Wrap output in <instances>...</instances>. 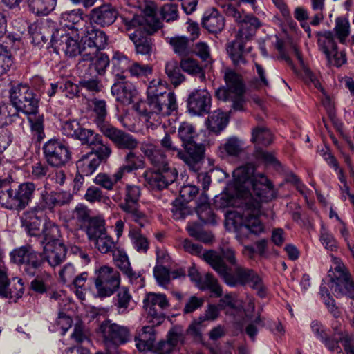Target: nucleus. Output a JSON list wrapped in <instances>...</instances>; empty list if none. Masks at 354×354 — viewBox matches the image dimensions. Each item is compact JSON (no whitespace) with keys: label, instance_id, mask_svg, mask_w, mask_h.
Wrapping results in <instances>:
<instances>
[{"label":"nucleus","instance_id":"nucleus-1","mask_svg":"<svg viewBox=\"0 0 354 354\" xmlns=\"http://www.w3.org/2000/svg\"><path fill=\"white\" fill-rule=\"evenodd\" d=\"M204 260L218 274L230 287L249 285L260 297L266 295V288L261 277L252 269L238 264L235 251L231 248H223L220 254L209 250L203 254Z\"/></svg>","mask_w":354,"mask_h":354},{"label":"nucleus","instance_id":"nucleus-2","mask_svg":"<svg viewBox=\"0 0 354 354\" xmlns=\"http://www.w3.org/2000/svg\"><path fill=\"white\" fill-rule=\"evenodd\" d=\"M253 196L245 198L239 210L236 212L235 223L238 225V232L243 235L259 234L263 232L264 227L259 216L261 214V202L269 201L276 197V192L271 182L261 173L257 174L252 183Z\"/></svg>","mask_w":354,"mask_h":354},{"label":"nucleus","instance_id":"nucleus-3","mask_svg":"<svg viewBox=\"0 0 354 354\" xmlns=\"http://www.w3.org/2000/svg\"><path fill=\"white\" fill-rule=\"evenodd\" d=\"M66 256V248L63 243L44 246L41 252L36 251L30 244L17 248L10 253L12 263L19 266L24 274L30 277L37 275L47 261L51 267L62 263Z\"/></svg>","mask_w":354,"mask_h":354},{"label":"nucleus","instance_id":"nucleus-4","mask_svg":"<svg viewBox=\"0 0 354 354\" xmlns=\"http://www.w3.org/2000/svg\"><path fill=\"white\" fill-rule=\"evenodd\" d=\"M224 12L234 19L239 24V29L236 35V39L230 44L227 50L233 64L241 68L247 64L245 55L250 50L245 49L244 42L248 41L254 35L257 28L261 26L258 18L252 15L242 14L232 5L226 4L223 6Z\"/></svg>","mask_w":354,"mask_h":354},{"label":"nucleus","instance_id":"nucleus-5","mask_svg":"<svg viewBox=\"0 0 354 354\" xmlns=\"http://www.w3.org/2000/svg\"><path fill=\"white\" fill-rule=\"evenodd\" d=\"M223 79L226 86L218 88L215 95L218 100L232 103L234 111L245 110V85L242 76L234 70L227 68L223 71Z\"/></svg>","mask_w":354,"mask_h":354},{"label":"nucleus","instance_id":"nucleus-6","mask_svg":"<svg viewBox=\"0 0 354 354\" xmlns=\"http://www.w3.org/2000/svg\"><path fill=\"white\" fill-rule=\"evenodd\" d=\"M11 182L10 178H8V183L0 190V205L8 210L19 212L24 209L31 201L36 185L32 182H26L13 189L10 186Z\"/></svg>","mask_w":354,"mask_h":354},{"label":"nucleus","instance_id":"nucleus-7","mask_svg":"<svg viewBox=\"0 0 354 354\" xmlns=\"http://www.w3.org/2000/svg\"><path fill=\"white\" fill-rule=\"evenodd\" d=\"M140 189L138 186L127 185L125 187L124 201L120 207L125 213V221L134 222L140 227H144L149 223V220L146 214L140 209Z\"/></svg>","mask_w":354,"mask_h":354},{"label":"nucleus","instance_id":"nucleus-8","mask_svg":"<svg viewBox=\"0 0 354 354\" xmlns=\"http://www.w3.org/2000/svg\"><path fill=\"white\" fill-rule=\"evenodd\" d=\"M178 108L176 100L148 97L147 100L137 105L136 110L147 118L159 122L161 117L171 115Z\"/></svg>","mask_w":354,"mask_h":354},{"label":"nucleus","instance_id":"nucleus-9","mask_svg":"<svg viewBox=\"0 0 354 354\" xmlns=\"http://www.w3.org/2000/svg\"><path fill=\"white\" fill-rule=\"evenodd\" d=\"M9 93L10 102L13 103L18 111L26 115L37 113L39 99L27 85L19 84L13 86Z\"/></svg>","mask_w":354,"mask_h":354},{"label":"nucleus","instance_id":"nucleus-10","mask_svg":"<svg viewBox=\"0 0 354 354\" xmlns=\"http://www.w3.org/2000/svg\"><path fill=\"white\" fill-rule=\"evenodd\" d=\"M95 274V286L100 297H110L119 288L120 274L113 268L103 266L96 269Z\"/></svg>","mask_w":354,"mask_h":354},{"label":"nucleus","instance_id":"nucleus-11","mask_svg":"<svg viewBox=\"0 0 354 354\" xmlns=\"http://www.w3.org/2000/svg\"><path fill=\"white\" fill-rule=\"evenodd\" d=\"M82 32H64L63 30H58L51 35L52 41L55 48L64 52L69 57H75L77 55H81L79 61L83 60V45L80 43Z\"/></svg>","mask_w":354,"mask_h":354},{"label":"nucleus","instance_id":"nucleus-12","mask_svg":"<svg viewBox=\"0 0 354 354\" xmlns=\"http://www.w3.org/2000/svg\"><path fill=\"white\" fill-rule=\"evenodd\" d=\"M42 149L46 162L52 167L64 166L71 158L68 146L57 139H50L47 141Z\"/></svg>","mask_w":354,"mask_h":354},{"label":"nucleus","instance_id":"nucleus-13","mask_svg":"<svg viewBox=\"0 0 354 354\" xmlns=\"http://www.w3.org/2000/svg\"><path fill=\"white\" fill-rule=\"evenodd\" d=\"M83 41V60L79 61V67L84 66V60L91 59L92 55L104 49L108 44V37L106 33L98 29H91L86 35L81 36Z\"/></svg>","mask_w":354,"mask_h":354},{"label":"nucleus","instance_id":"nucleus-14","mask_svg":"<svg viewBox=\"0 0 354 354\" xmlns=\"http://www.w3.org/2000/svg\"><path fill=\"white\" fill-rule=\"evenodd\" d=\"M311 328L317 337L324 342L330 350H335L337 347L338 342H340L347 354H354V344H352V337L348 334L339 331L335 335L333 339H330L323 326L315 321L311 323Z\"/></svg>","mask_w":354,"mask_h":354},{"label":"nucleus","instance_id":"nucleus-15","mask_svg":"<svg viewBox=\"0 0 354 354\" xmlns=\"http://www.w3.org/2000/svg\"><path fill=\"white\" fill-rule=\"evenodd\" d=\"M155 339L153 329L150 326H145L139 337L136 339V346L140 351L151 350L154 347L156 354H170L174 350L167 340L160 341L154 346Z\"/></svg>","mask_w":354,"mask_h":354},{"label":"nucleus","instance_id":"nucleus-16","mask_svg":"<svg viewBox=\"0 0 354 354\" xmlns=\"http://www.w3.org/2000/svg\"><path fill=\"white\" fill-rule=\"evenodd\" d=\"M91 57L90 59L84 60V66L82 68L79 67V62L77 64V68L83 77H96L99 75H103L109 66L110 60L105 53L99 51Z\"/></svg>","mask_w":354,"mask_h":354},{"label":"nucleus","instance_id":"nucleus-17","mask_svg":"<svg viewBox=\"0 0 354 354\" xmlns=\"http://www.w3.org/2000/svg\"><path fill=\"white\" fill-rule=\"evenodd\" d=\"M178 176L176 169L147 171L144 174L146 183L152 189L161 190L174 183Z\"/></svg>","mask_w":354,"mask_h":354},{"label":"nucleus","instance_id":"nucleus-18","mask_svg":"<svg viewBox=\"0 0 354 354\" xmlns=\"http://www.w3.org/2000/svg\"><path fill=\"white\" fill-rule=\"evenodd\" d=\"M72 198L73 195L69 192H49L45 189L40 194L39 208L53 212L56 207L69 203Z\"/></svg>","mask_w":354,"mask_h":354},{"label":"nucleus","instance_id":"nucleus-19","mask_svg":"<svg viewBox=\"0 0 354 354\" xmlns=\"http://www.w3.org/2000/svg\"><path fill=\"white\" fill-rule=\"evenodd\" d=\"M102 134L108 138L119 149L133 151L138 146V140L131 134L111 126Z\"/></svg>","mask_w":354,"mask_h":354},{"label":"nucleus","instance_id":"nucleus-20","mask_svg":"<svg viewBox=\"0 0 354 354\" xmlns=\"http://www.w3.org/2000/svg\"><path fill=\"white\" fill-rule=\"evenodd\" d=\"M188 109L194 115H203L209 112L212 97L206 89L196 90L188 97Z\"/></svg>","mask_w":354,"mask_h":354},{"label":"nucleus","instance_id":"nucleus-21","mask_svg":"<svg viewBox=\"0 0 354 354\" xmlns=\"http://www.w3.org/2000/svg\"><path fill=\"white\" fill-rule=\"evenodd\" d=\"M144 308L152 317L162 319L164 310L169 306V303L164 294L150 292L144 299Z\"/></svg>","mask_w":354,"mask_h":354},{"label":"nucleus","instance_id":"nucleus-22","mask_svg":"<svg viewBox=\"0 0 354 354\" xmlns=\"http://www.w3.org/2000/svg\"><path fill=\"white\" fill-rule=\"evenodd\" d=\"M254 168L252 165H246L236 168L233 171L232 186L237 192L245 193L252 187L254 181Z\"/></svg>","mask_w":354,"mask_h":354},{"label":"nucleus","instance_id":"nucleus-23","mask_svg":"<svg viewBox=\"0 0 354 354\" xmlns=\"http://www.w3.org/2000/svg\"><path fill=\"white\" fill-rule=\"evenodd\" d=\"M118 15L117 10L109 3L93 8L89 14L91 22L100 27L113 24Z\"/></svg>","mask_w":354,"mask_h":354},{"label":"nucleus","instance_id":"nucleus-24","mask_svg":"<svg viewBox=\"0 0 354 354\" xmlns=\"http://www.w3.org/2000/svg\"><path fill=\"white\" fill-rule=\"evenodd\" d=\"M184 151L181 150L178 158L187 164L194 171L197 170V165L203 159L205 146L198 143L196 140L192 143L183 146Z\"/></svg>","mask_w":354,"mask_h":354},{"label":"nucleus","instance_id":"nucleus-25","mask_svg":"<svg viewBox=\"0 0 354 354\" xmlns=\"http://www.w3.org/2000/svg\"><path fill=\"white\" fill-rule=\"evenodd\" d=\"M111 93L117 101L124 104H129L136 94L134 85L125 80H115L111 86Z\"/></svg>","mask_w":354,"mask_h":354},{"label":"nucleus","instance_id":"nucleus-26","mask_svg":"<svg viewBox=\"0 0 354 354\" xmlns=\"http://www.w3.org/2000/svg\"><path fill=\"white\" fill-rule=\"evenodd\" d=\"M101 329L104 338L113 344H124L129 340V330L124 326L106 322L101 325Z\"/></svg>","mask_w":354,"mask_h":354},{"label":"nucleus","instance_id":"nucleus-27","mask_svg":"<svg viewBox=\"0 0 354 354\" xmlns=\"http://www.w3.org/2000/svg\"><path fill=\"white\" fill-rule=\"evenodd\" d=\"M122 19L127 30L135 29L134 32H137L138 35H140L142 32H145L147 35H153L158 30L157 24L155 23L151 26L147 24L148 21L154 23V20L151 17L145 19L142 15H134L131 19L122 17Z\"/></svg>","mask_w":354,"mask_h":354},{"label":"nucleus","instance_id":"nucleus-28","mask_svg":"<svg viewBox=\"0 0 354 354\" xmlns=\"http://www.w3.org/2000/svg\"><path fill=\"white\" fill-rule=\"evenodd\" d=\"M141 151L157 169H171L166 155L158 147L151 143H146L142 145Z\"/></svg>","mask_w":354,"mask_h":354},{"label":"nucleus","instance_id":"nucleus-29","mask_svg":"<svg viewBox=\"0 0 354 354\" xmlns=\"http://www.w3.org/2000/svg\"><path fill=\"white\" fill-rule=\"evenodd\" d=\"M60 237V231L58 225L51 221H46L43 225V229L39 238L42 248L63 243Z\"/></svg>","mask_w":354,"mask_h":354},{"label":"nucleus","instance_id":"nucleus-30","mask_svg":"<svg viewBox=\"0 0 354 354\" xmlns=\"http://www.w3.org/2000/svg\"><path fill=\"white\" fill-rule=\"evenodd\" d=\"M83 12L80 10H73L63 12L60 17V23L75 32L84 33L82 26L84 21L82 17Z\"/></svg>","mask_w":354,"mask_h":354},{"label":"nucleus","instance_id":"nucleus-31","mask_svg":"<svg viewBox=\"0 0 354 354\" xmlns=\"http://www.w3.org/2000/svg\"><path fill=\"white\" fill-rule=\"evenodd\" d=\"M196 212L198 218L203 224L215 225L216 218L209 203V198L206 194L201 193L197 202Z\"/></svg>","mask_w":354,"mask_h":354},{"label":"nucleus","instance_id":"nucleus-32","mask_svg":"<svg viewBox=\"0 0 354 354\" xmlns=\"http://www.w3.org/2000/svg\"><path fill=\"white\" fill-rule=\"evenodd\" d=\"M100 165V158L95 153L88 152L77 161V173L88 176L95 171Z\"/></svg>","mask_w":354,"mask_h":354},{"label":"nucleus","instance_id":"nucleus-33","mask_svg":"<svg viewBox=\"0 0 354 354\" xmlns=\"http://www.w3.org/2000/svg\"><path fill=\"white\" fill-rule=\"evenodd\" d=\"M202 25L209 32H221L224 27V18L216 9L212 8L205 12L202 19Z\"/></svg>","mask_w":354,"mask_h":354},{"label":"nucleus","instance_id":"nucleus-34","mask_svg":"<svg viewBox=\"0 0 354 354\" xmlns=\"http://www.w3.org/2000/svg\"><path fill=\"white\" fill-rule=\"evenodd\" d=\"M93 105V113L95 115L94 122L97 128L102 133L112 124L106 120L107 109L106 102L103 100L94 99L92 101Z\"/></svg>","mask_w":354,"mask_h":354},{"label":"nucleus","instance_id":"nucleus-35","mask_svg":"<svg viewBox=\"0 0 354 354\" xmlns=\"http://www.w3.org/2000/svg\"><path fill=\"white\" fill-rule=\"evenodd\" d=\"M113 304L120 314L127 313L133 308V298L127 288L122 287L118 289L113 298Z\"/></svg>","mask_w":354,"mask_h":354},{"label":"nucleus","instance_id":"nucleus-36","mask_svg":"<svg viewBox=\"0 0 354 354\" xmlns=\"http://www.w3.org/2000/svg\"><path fill=\"white\" fill-rule=\"evenodd\" d=\"M142 167H144L142 158L133 151H129L124 158V164L118 168V171L123 177L126 174Z\"/></svg>","mask_w":354,"mask_h":354},{"label":"nucleus","instance_id":"nucleus-37","mask_svg":"<svg viewBox=\"0 0 354 354\" xmlns=\"http://www.w3.org/2000/svg\"><path fill=\"white\" fill-rule=\"evenodd\" d=\"M317 44L319 50L325 55H328L334 52L337 48V45L334 39L333 32L326 30L324 32H317Z\"/></svg>","mask_w":354,"mask_h":354},{"label":"nucleus","instance_id":"nucleus-38","mask_svg":"<svg viewBox=\"0 0 354 354\" xmlns=\"http://www.w3.org/2000/svg\"><path fill=\"white\" fill-rule=\"evenodd\" d=\"M22 227L30 236H35L39 238L41 235L40 227L41 220L34 215L32 212H26L21 217Z\"/></svg>","mask_w":354,"mask_h":354},{"label":"nucleus","instance_id":"nucleus-39","mask_svg":"<svg viewBox=\"0 0 354 354\" xmlns=\"http://www.w3.org/2000/svg\"><path fill=\"white\" fill-rule=\"evenodd\" d=\"M180 68V64L176 59H171L165 63V72L169 80L174 86H179L185 80Z\"/></svg>","mask_w":354,"mask_h":354},{"label":"nucleus","instance_id":"nucleus-40","mask_svg":"<svg viewBox=\"0 0 354 354\" xmlns=\"http://www.w3.org/2000/svg\"><path fill=\"white\" fill-rule=\"evenodd\" d=\"M26 3L32 13L47 15L55 9L57 0H26Z\"/></svg>","mask_w":354,"mask_h":354},{"label":"nucleus","instance_id":"nucleus-41","mask_svg":"<svg viewBox=\"0 0 354 354\" xmlns=\"http://www.w3.org/2000/svg\"><path fill=\"white\" fill-rule=\"evenodd\" d=\"M147 94L148 97L176 100L175 94L172 92H168L167 86L159 79L153 80L150 82Z\"/></svg>","mask_w":354,"mask_h":354},{"label":"nucleus","instance_id":"nucleus-42","mask_svg":"<svg viewBox=\"0 0 354 354\" xmlns=\"http://www.w3.org/2000/svg\"><path fill=\"white\" fill-rule=\"evenodd\" d=\"M251 142L257 145L268 146L272 143L273 136L270 129L264 125H257L252 129Z\"/></svg>","mask_w":354,"mask_h":354},{"label":"nucleus","instance_id":"nucleus-43","mask_svg":"<svg viewBox=\"0 0 354 354\" xmlns=\"http://www.w3.org/2000/svg\"><path fill=\"white\" fill-rule=\"evenodd\" d=\"M129 37L133 42L138 54L149 55L152 53L153 45L149 39L137 34V32L129 34Z\"/></svg>","mask_w":354,"mask_h":354},{"label":"nucleus","instance_id":"nucleus-44","mask_svg":"<svg viewBox=\"0 0 354 354\" xmlns=\"http://www.w3.org/2000/svg\"><path fill=\"white\" fill-rule=\"evenodd\" d=\"M86 233L90 241H94L106 232L104 221L100 217H93L86 225Z\"/></svg>","mask_w":354,"mask_h":354},{"label":"nucleus","instance_id":"nucleus-45","mask_svg":"<svg viewBox=\"0 0 354 354\" xmlns=\"http://www.w3.org/2000/svg\"><path fill=\"white\" fill-rule=\"evenodd\" d=\"M130 60L124 55H116L112 59L113 75L115 80H125V73L129 71Z\"/></svg>","mask_w":354,"mask_h":354},{"label":"nucleus","instance_id":"nucleus-46","mask_svg":"<svg viewBox=\"0 0 354 354\" xmlns=\"http://www.w3.org/2000/svg\"><path fill=\"white\" fill-rule=\"evenodd\" d=\"M129 236L133 248L140 253H146L149 249V241L147 239L141 234L140 230L136 227H131L129 232Z\"/></svg>","mask_w":354,"mask_h":354},{"label":"nucleus","instance_id":"nucleus-47","mask_svg":"<svg viewBox=\"0 0 354 354\" xmlns=\"http://www.w3.org/2000/svg\"><path fill=\"white\" fill-rule=\"evenodd\" d=\"M123 177L117 170L113 175L106 173H100L94 178L95 185H99L107 190L113 189L114 185L120 181Z\"/></svg>","mask_w":354,"mask_h":354},{"label":"nucleus","instance_id":"nucleus-48","mask_svg":"<svg viewBox=\"0 0 354 354\" xmlns=\"http://www.w3.org/2000/svg\"><path fill=\"white\" fill-rule=\"evenodd\" d=\"M178 136L182 142V146L192 143L198 138V134L193 127L189 122H182L178 129Z\"/></svg>","mask_w":354,"mask_h":354},{"label":"nucleus","instance_id":"nucleus-49","mask_svg":"<svg viewBox=\"0 0 354 354\" xmlns=\"http://www.w3.org/2000/svg\"><path fill=\"white\" fill-rule=\"evenodd\" d=\"M228 123V119L223 112L214 111L209 117L207 121L208 129L213 132L219 133Z\"/></svg>","mask_w":354,"mask_h":354},{"label":"nucleus","instance_id":"nucleus-50","mask_svg":"<svg viewBox=\"0 0 354 354\" xmlns=\"http://www.w3.org/2000/svg\"><path fill=\"white\" fill-rule=\"evenodd\" d=\"M18 110L13 103L0 104V125L4 126L12 122L18 117Z\"/></svg>","mask_w":354,"mask_h":354},{"label":"nucleus","instance_id":"nucleus-51","mask_svg":"<svg viewBox=\"0 0 354 354\" xmlns=\"http://www.w3.org/2000/svg\"><path fill=\"white\" fill-rule=\"evenodd\" d=\"M170 45L176 54L180 57L187 56L192 51L190 42L186 37H174L170 39Z\"/></svg>","mask_w":354,"mask_h":354},{"label":"nucleus","instance_id":"nucleus-52","mask_svg":"<svg viewBox=\"0 0 354 354\" xmlns=\"http://www.w3.org/2000/svg\"><path fill=\"white\" fill-rule=\"evenodd\" d=\"M90 148L92 149L90 153H95L100 158V163L102 161H106L112 152L111 147L109 145L104 143L102 136L101 135L97 137Z\"/></svg>","mask_w":354,"mask_h":354},{"label":"nucleus","instance_id":"nucleus-53","mask_svg":"<svg viewBox=\"0 0 354 354\" xmlns=\"http://www.w3.org/2000/svg\"><path fill=\"white\" fill-rule=\"evenodd\" d=\"M198 288L201 290H209L215 297H219L222 295V288L218 280L211 273H206L202 279L201 283Z\"/></svg>","mask_w":354,"mask_h":354},{"label":"nucleus","instance_id":"nucleus-54","mask_svg":"<svg viewBox=\"0 0 354 354\" xmlns=\"http://www.w3.org/2000/svg\"><path fill=\"white\" fill-rule=\"evenodd\" d=\"M333 32L339 42L344 44L351 32L348 19L344 17L336 18Z\"/></svg>","mask_w":354,"mask_h":354},{"label":"nucleus","instance_id":"nucleus-55","mask_svg":"<svg viewBox=\"0 0 354 354\" xmlns=\"http://www.w3.org/2000/svg\"><path fill=\"white\" fill-rule=\"evenodd\" d=\"M256 75L250 80V85L255 89H261L270 86L264 68L259 64L255 63Z\"/></svg>","mask_w":354,"mask_h":354},{"label":"nucleus","instance_id":"nucleus-56","mask_svg":"<svg viewBox=\"0 0 354 354\" xmlns=\"http://www.w3.org/2000/svg\"><path fill=\"white\" fill-rule=\"evenodd\" d=\"M220 149H224L229 156H238L243 151V143L238 138L232 136L227 139Z\"/></svg>","mask_w":354,"mask_h":354},{"label":"nucleus","instance_id":"nucleus-57","mask_svg":"<svg viewBox=\"0 0 354 354\" xmlns=\"http://www.w3.org/2000/svg\"><path fill=\"white\" fill-rule=\"evenodd\" d=\"M13 65V59L8 47L0 44V76L6 73Z\"/></svg>","mask_w":354,"mask_h":354},{"label":"nucleus","instance_id":"nucleus-58","mask_svg":"<svg viewBox=\"0 0 354 354\" xmlns=\"http://www.w3.org/2000/svg\"><path fill=\"white\" fill-rule=\"evenodd\" d=\"M91 211L87 206L78 204L73 212V218L76 220L77 224L82 227L85 225L92 218L90 216Z\"/></svg>","mask_w":354,"mask_h":354},{"label":"nucleus","instance_id":"nucleus-59","mask_svg":"<svg viewBox=\"0 0 354 354\" xmlns=\"http://www.w3.org/2000/svg\"><path fill=\"white\" fill-rule=\"evenodd\" d=\"M27 115L30 123L31 130L37 135L39 140L42 139L44 137L43 116L37 115V113Z\"/></svg>","mask_w":354,"mask_h":354},{"label":"nucleus","instance_id":"nucleus-60","mask_svg":"<svg viewBox=\"0 0 354 354\" xmlns=\"http://www.w3.org/2000/svg\"><path fill=\"white\" fill-rule=\"evenodd\" d=\"M95 247L102 252L107 253L109 252H113L115 245L112 238L106 234V232L100 237L94 240Z\"/></svg>","mask_w":354,"mask_h":354},{"label":"nucleus","instance_id":"nucleus-61","mask_svg":"<svg viewBox=\"0 0 354 354\" xmlns=\"http://www.w3.org/2000/svg\"><path fill=\"white\" fill-rule=\"evenodd\" d=\"M99 136L100 134L94 132L93 130L81 126L74 139L80 140L82 145H86L90 147Z\"/></svg>","mask_w":354,"mask_h":354},{"label":"nucleus","instance_id":"nucleus-62","mask_svg":"<svg viewBox=\"0 0 354 354\" xmlns=\"http://www.w3.org/2000/svg\"><path fill=\"white\" fill-rule=\"evenodd\" d=\"M180 66L184 72L191 75L199 74L202 71L197 61L192 58L183 57L180 62Z\"/></svg>","mask_w":354,"mask_h":354},{"label":"nucleus","instance_id":"nucleus-63","mask_svg":"<svg viewBox=\"0 0 354 354\" xmlns=\"http://www.w3.org/2000/svg\"><path fill=\"white\" fill-rule=\"evenodd\" d=\"M160 142L161 147L164 149L165 151L171 156H176L178 158L179 154H181V149L174 143L169 134L165 133Z\"/></svg>","mask_w":354,"mask_h":354},{"label":"nucleus","instance_id":"nucleus-64","mask_svg":"<svg viewBox=\"0 0 354 354\" xmlns=\"http://www.w3.org/2000/svg\"><path fill=\"white\" fill-rule=\"evenodd\" d=\"M46 27L40 23H34L29 26V33L32 37L34 42L40 43V41H46L48 37L44 34Z\"/></svg>","mask_w":354,"mask_h":354}]
</instances>
